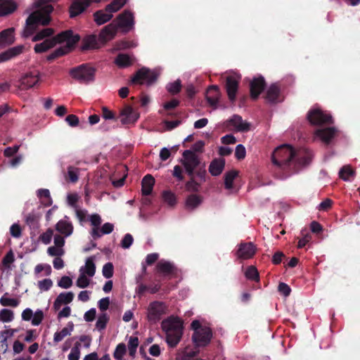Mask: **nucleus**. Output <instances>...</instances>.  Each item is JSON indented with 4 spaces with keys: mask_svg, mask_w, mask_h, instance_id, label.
Listing matches in <instances>:
<instances>
[{
    "mask_svg": "<svg viewBox=\"0 0 360 360\" xmlns=\"http://www.w3.org/2000/svg\"><path fill=\"white\" fill-rule=\"evenodd\" d=\"M184 160L182 164L184 166L186 173L188 176H194V170L200 165L198 157L191 150H186L183 153Z\"/></svg>",
    "mask_w": 360,
    "mask_h": 360,
    "instance_id": "12",
    "label": "nucleus"
},
{
    "mask_svg": "<svg viewBox=\"0 0 360 360\" xmlns=\"http://www.w3.org/2000/svg\"><path fill=\"white\" fill-rule=\"evenodd\" d=\"M41 214L35 212H31L25 217L26 224L32 230V233L37 231L39 229V220Z\"/></svg>",
    "mask_w": 360,
    "mask_h": 360,
    "instance_id": "28",
    "label": "nucleus"
},
{
    "mask_svg": "<svg viewBox=\"0 0 360 360\" xmlns=\"http://www.w3.org/2000/svg\"><path fill=\"white\" fill-rule=\"evenodd\" d=\"M157 272L164 276L173 274L176 270L173 264L169 262L161 260L156 265Z\"/></svg>",
    "mask_w": 360,
    "mask_h": 360,
    "instance_id": "25",
    "label": "nucleus"
},
{
    "mask_svg": "<svg viewBox=\"0 0 360 360\" xmlns=\"http://www.w3.org/2000/svg\"><path fill=\"white\" fill-rule=\"evenodd\" d=\"M337 132L335 127H328L325 129H316L315 131L316 136L320 138L323 142L328 144L334 138Z\"/></svg>",
    "mask_w": 360,
    "mask_h": 360,
    "instance_id": "23",
    "label": "nucleus"
},
{
    "mask_svg": "<svg viewBox=\"0 0 360 360\" xmlns=\"http://www.w3.org/2000/svg\"><path fill=\"white\" fill-rule=\"evenodd\" d=\"M14 318L13 312L11 309H3L0 311V320L3 322H11Z\"/></svg>",
    "mask_w": 360,
    "mask_h": 360,
    "instance_id": "52",
    "label": "nucleus"
},
{
    "mask_svg": "<svg viewBox=\"0 0 360 360\" xmlns=\"http://www.w3.org/2000/svg\"><path fill=\"white\" fill-rule=\"evenodd\" d=\"M281 89L278 84H272L268 88L265 95V99L272 103L279 101Z\"/></svg>",
    "mask_w": 360,
    "mask_h": 360,
    "instance_id": "27",
    "label": "nucleus"
},
{
    "mask_svg": "<svg viewBox=\"0 0 360 360\" xmlns=\"http://www.w3.org/2000/svg\"><path fill=\"white\" fill-rule=\"evenodd\" d=\"M34 6L38 9L30 14L26 19L22 32V37L25 38L31 37L37 30L39 25H47L51 21L50 14L53 10L52 5L43 0H36Z\"/></svg>",
    "mask_w": 360,
    "mask_h": 360,
    "instance_id": "2",
    "label": "nucleus"
},
{
    "mask_svg": "<svg viewBox=\"0 0 360 360\" xmlns=\"http://www.w3.org/2000/svg\"><path fill=\"white\" fill-rule=\"evenodd\" d=\"M74 329V323L72 321L68 322L67 327L63 328L60 331L56 332L54 334L53 341L55 342H59L63 340V338L69 335Z\"/></svg>",
    "mask_w": 360,
    "mask_h": 360,
    "instance_id": "36",
    "label": "nucleus"
},
{
    "mask_svg": "<svg viewBox=\"0 0 360 360\" xmlns=\"http://www.w3.org/2000/svg\"><path fill=\"white\" fill-rule=\"evenodd\" d=\"M83 270L82 267L80 269V272ZM89 279L86 277V275L84 273H80L77 280V285L80 288H85L89 285Z\"/></svg>",
    "mask_w": 360,
    "mask_h": 360,
    "instance_id": "53",
    "label": "nucleus"
},
{
    "mask_svg": "<svg viewBox=\"0 0 360 360\" xmlns=\"http://www.w3.org/2000/svg\"><path fill=\"white\" fill-rule=\"evenodd\" d=\"M158 79V75L147 68H141L138 70L131 79L133 84H143L150 86Z\"/></svg>",
    "mask_w": 360,
    "mask_h": 360,
    "instance_id": "8",
    "label": "nucleus"
},
{
    "mask_svg": "<svg viewBox=\"0 0 360 360\" xmlns=\"http://www.w3.org/2000/svg\"><path fill=\"white\" fill-rule=\"evenodd\" d=\"M181 82L180 79H177L174 82L169 83L167 86V89L169 93L172 95L179 94L181 90Z\"/></svg>",
    "mask_w": 360,
    "mask_h": 360,
    "instance_id": "46",
    "label": "nucleus"
},
{
    "mask_svg": "<svg viewBox=\"0 0 360 360\" xmlns=\"http://www.w3.org/2000/svg\"><path fill=\"white\" fill-rule=\"evenodd\" d=\"M94 259L93 257L87 258L85 262V270L84 271H82V273H84L85 275L89 277H93L96 273V265Z\"/></svg>",
    "mask_w": 360,
    "mask_h": 360,
    "instance_id": "42",
    "label": "nucleus"
},
{
    "mask_svg": "<svg viewBox=\"0 0 360 360\" xmlns=\"http://www.w3.org/2000/svg\"><path fill=\"white\" fill-rule=\"evenodd\" d=\"M256 248L252 243H241L238 245L236 255L238 259H248L254 256Z\"/></svg>",
    "mask_w": 360,
    "mask_h": 360,
    "instance_id": "19",
    "label": "nucleus"
},
{
    "mask_svg": "<svg viewBox=\"0 0 360 360\" xmlns=\"http://www.w3.org/2000/svg\"><path fill=\"white\" fill-rule=\"evenodd\" d=\"M161 327L166 333V342L169 347H175L183 335V323L178 317H169L162 321Z\"/></svg>",
    "mask_w": 360,
    "mask_h": 360,
    "instance_id": "3",
    "label": "nucleus"
},
{
    "mask_svg": "<svg viewBox=\"0 0 360 360\" xmlns=\"http://www.w3.org/2000/svg\"><path fill=\"white\" fill-rule=\"evenodd\" d=\"M53 235V231L51 229H48L46 232L43 233L39 236V240L44 244H49L51 241Z\"/></svg>",
    "mask_w": 360,
    "mask_h": 360,
    "instance_id": "58",
    "label": "nucleus"
},
{
    "mask_svg": "<svg viewBox=\"0 0 360 360\" xmlns=\"http://www.w3.org/2000/svg\"><path fill=\"white\" fill-rule=\"evenodd\" d=\"M355 172L349 165L343 166L340 172L339 176L344 181H348L351 176L354 175Z\"/></svg>",
    "mask_w": 360,
    "mask_h": 360,
    "instance_id": "43",
    "label": "nucleus"
},
{
    "mask_svg": "<svg viewBox=\"0 0 360 360\" xmlns=\"http://www.w3.org/2000/svg\"><path fill=\"white\" fill-rule=\"evenodd\" d=\"M68 176L72 182H77L78 181V169L69 166L68 167Z\"/></svg>",
    "mask_w": 360,
    "mask_h": 360,
    "instance_id": "62",
    "label": "nucleus"
},
{
    "mask_svg": "<svg viewBox=\"0 0 360 360\" xmlns=\"http://www.w3.org/2000/svg\"><path fill=\"white\" fill-rule=\"evenodd\" d=\"M81 344L77 342L74 347L72 348L70 353L68 356V360H79L80 357V349L79 347Z\"/></svg>",
    "mask_w": 360,
    "mask_h": 360,
    "instance_id": "51",
    "label": "nucleus"
},
{
    "mask_svg": "<svg viewBox=\"0 0 360 360\" xmlns=\"http://www.w3.org/2000/svg\"><path fill=\"white\" fill-rule=\"evenodd\" d=\"M58 285L62 288L68 289L72 285V281L70 277L63 276L58 282Z\"/></svg>",
    "mask_w": 360,
    "mask_h": 360,
    "instance_id": "60",
    "label": "nucleus"
},
{
    "mask_svg": "<svg viewBox=\"0 0 360 360\" xmlns=\"http://www.w3.org/2000/svg\"><path fill=\"white\" fill-rule=\"evenodd\" d=\"M202 201L200 195L195 194L189 195L186 200V207L189 210H194L199 206Z\"/></svg>",
    "mask_w": 360,
    "mask_h": 360,
    "instance_id": "38",
    "label": "nucleus"
},
{
    "mask_svg": "<svg viewBox=\"0 0 360 360\" xmlns=\"http://www.w3.org/2000/svg\"><path fill=\"white\" fill-rule=\"evenodd\" d=\"M53 285V281L50 278H45L38 282V287L42 291L49 290Z\"/></svg>",
    "mask_w": 360,
    "mask_h": 360,
    "instance_id": "61",
    "label": "nucleus"
},
{
    "mask_svg": "<svg viewBox=\"0 0 360 360\" xmlns=\"http://www.w3.org/2000/svg\"><path fill=\"white\" fill-rule=\"evenodd\" d=\"M133 242V236L130 233H127L121 241V246L124 249H128L132 245Z\"/></svg>",
    "mask_w": 360,
    "mask_h": 360,
    "instance_id": "63",
    "label": "nucleus"
},
{
    "mask_svg": "<svg viewBox=\"0 0 360 360\" xmlns=\"http://www.w3.org/2000/svg\"><path fill=\"white\" fill-rule=\"evenodd\" d=\"M0 303L2 306L4 307L10 306L13 307H16L19 304V301L14 298L2 297L0 299Z\"/></svg>",
    "mask_w": 360,
    "mask_h": 360,
    "instance_id": "56",
    "label": "nucleus"
},
{
    "mask_svg": "<svg viewBox=\"0 0 360 360\" xmlns=\"http://www.w3.org/2000/svg\"><path fill=\"white\" fill-rule=\"evenodd\" d=\"M37 195L39 198H46L47 199V202H44V206L48 207L52 205V199L50 195V192L48 189L41 188L37 191Z\"/></svg>",
    "mask_w": 360,
    "mask_h": 360,
    "instance_id": "47",
    "label": "nucleus"
},
{
    "mask_svg": "<svg viewBox=\"0 0 360 360\" xmlns=\"http://www.w3.org/2000/svg\"><path fill=\"white\" fill-rule=\"evenodd\" d=\"M266 87V82L262 76L255 77L250 84V97L253 101L257 100Z\"/></svg>",
    "mask_w": 360,
    "mask_h": 360,
    "instance_id": "17",
    "label": "nucleus"
},
{
    "mask_svg": "<svg viewBox=\"0 0 360 360\" xmlns=\"http://www.w3.org/2000/svg\"><path fill=\"white\" fill-rule=\"evenodd\" d=\"M238 175V172L235 169L227 172L224 174V186L225 188L229 190L233 188V183L234 179Z\"/></svg>",
    "mask_w": 360,
    "mask_h": 360,
    "instance_id": "39",
    "label": "nucleus"
},
{
    "mask_svg": "<svg viewBox=\"0 0 360 360\" xmlns=\"http://www.w3.org/2000/svg\"><path fill=\"white\" fill-rule=\"evenodd\" d=\"M240 76L236 73L229 75L226 77L224 88L226 89L229 100L234 103L236 100V95L239 88Z\"/></svg>",
    "mask_w": 360,
    "mask_h": 360,
    "instance_id": "11",
    "label": "nucleus"
},
{
    "mask_svg": "<svg viewBox=\"0 0 360 360\" xmlns=\"http://www.w3.org/2000/svg\"><path fill=\"white\" fill-rule=\"evenodd\" d=\"M245 275L246 278L251 281H259V276L257 268L254 266H250L248 267Z\"/></svg>",
    "mask_w": 360,
    "mask_h": 360,
    "instance_id": "45",
    "label": "nucleus"
},
{
    "mask_svg": "<svg viewBox=\"0 0 360 360\" xmlns=\"http://www.w3.org/2000/svg\"><path fill=\"white\" fill-rule=\"evenodd\" d=\"M115 64L122 68L129 67L132 65L131 58L126 53H119L115 60Z\"/></svg>",
    "mask_w": 360,
    "mask_h": 360,
    "instance_id": "37",
    "label": "nucleus"
},
{
    "mask_svg": "<svg viewBox=\"0 0 360 360\" xmlns=\"http://www.w3.org/2000/svg\"><path fill=\"white\" fill-rule=\"evenodd\" d=\"M117 28H122L124 32L131 30L134 25V15L130 11L125 10L117 17Z\"/></svg>",
    "mask_w": 360,
    "mask_h": 360,
    "instance_id": "15",
    "label": "nucleus"
},
{
    "mask_svg": "<svg viewBox=\"0 0 360 360\" xmlns=\"http://www.w3.org/2000/svg\"><path fill=\"white\" fill-rule=\"evenodd\" d=\"M44 319V312L38 309L33 314V319H32V324L33 326H39Z\"/></svg>",
    "mask_w": 360,
    "mask_h": 360,
    "instance_id": "64",
    "label": "nucleus"
},
{
    "mask_svg": "<svg viewBox=\"0 0 360 360\" xmlns=\"http://www.w3.org/2000/svg\"><path fill=\"white\" fill-rule=\"evenodd\" d=\"M101 0H74L70 6V16L73 18L83 13L91 4Z\"/></svg>",
    "mask_w": 360,
    "mask_h": 360,
    "instance_id": "16",
    "label": "nucleus"
},
{
    "mask_svg": "<svg viewBox=\"0 0 360 360\" xmlns=\"http://www.w3.org/2000/svg\"><path fill=\"white\" fill-rule=\"evenodd\" d=\"M54 34V30L51 27H47L38 32L32 39V41H38L46 39V37H51Z\"/></svg>",
    "mask_w": 360,
    "mask_h": 360,
    "instance_id": "41",
    "label": "nucleus"
},
{
    "mask_svg": "<svg viewBox=\"0 0 360 360\" xmlns=\"http://www.w3.org/2000/svg\"><path fill=\"white\" fill-rule=\"evenodd\" d=\"M312 157V152L306 148L295 150L287 144L276 148L271 155V161L275 166V176L279 179L288 178L309 165Z\"/></svg>",
    "mask_w": 360,
    "mask_h": 360,
    "instance_id": "1",
    "label": "nucleus"
},
{
    "mask_svg": "<svg viewBox=\"0 0 360 360\" xmlns=\"http://www.w3.org/2000/svg\"><path fill=\"white\" fill-rule=\"evenodd\" d=\"M212 338V330L210 327L204 326L199 332L193 333L192 340L196 347H205L210 344Z\"/></svg>",
    "mask_w": 360,
    "mask_h": 360,
    "instance_id": "13",
    "label": "nucleus"
},
{
    "mask_svg": "<svg viewBox=\"0 0 360 360\" xmlns=\"http://www.w3.org/2000/svg\"><path fill=\"white\" fill-rule=\"evenodd\" d=\"M112 13H108L105 10H98L94 13V21L98 25H101L110 21L112 18Z\"/></svg>",
    "mask_w": 360,
    "mask_h": 360,
    "instance_id": "34",
    "label": "nucleus"
},
{
    "mask_svg": "<svg viewBox=\"0 0 360 360\" xmlns=\"http://www.w3.org/2000/svg\"><path fill=\"white\" fill-rule=\"evenodd\" d=\"M39 80V73L38 71H31L25 73L18 81L17 86L20 90H27L34 86Z\"/></svg>",
    "mask_w": 360,
    "mask_h": 360,
    "instance_id": "14",
    "label": "nucleus"
},
{
    "mask_svg": "<svg viewBox=\"0 0 360 360\" xmlns=\"http://www.w3.org/2000/svg\"><path fill=\"white\" fill-rule=\"evenodd\" d=\"M47 253L52 257H61L65 254V250L63 248L56 247V246H51L47 250Z\"/></svg>",
    "mask_w": 360,
    "mask_h": 360,
    "instance_id": "59",
    "label": "nucleus"
},
{
    "mask_svg": "<svg viewBox=\"0 0 360 360\" xmlns=\"http://www.w3.org/2000/svg\"><path fill=\"white\" fill-rule=\"evenodd\" d=\"M219 89L217 86H210L207 91L205 98L207 103L210 106L214 107V108H217V105L219 101Z\"/></svg>",
    "mask_w": 360,
    "mask_h": 360,
    "instance_id": "26",
    "label": "nucleus"
},
{
    "mask_svg": "<svg viewBox=\"0 0 360 360\" xmlns=\"http://www.w3.org/2000/svg\"><path fill=\"white\" fill-rule=\"evenodd\" d=\"M121 122L123 124H134L139 118V113L129 105H125L120 111Z\"/></svg>",
    "mask_w": 360,
    "mask_h": 360,
    "instance_id": "18",
    "label": "nucleus"
},
{
    "mask_svg": "<svg viewBox=\"0 0 360 360\" xmlns=\"http://www.w3.org/2000/svg\"><path fill=\"white\" fill-rule=\"evenodd\" d=\"M24 49L23 45H18L0 53V63L8 61L17 57L23 52Z\"/></svg>",
    "mask_w": 360,
    "mask_h": 360,
    "instance_id": "21",
    "label": "nucleus"
},
{
    "mask_svg": "<svg viewBox=\"0 0 360 360\" xmlns=\"http://www.w3.org/2000/svg\"><path fill=\"white\" fill-rule=\"evenodd\" d=\"M17 8V4L11 0H0V17L13 13Z\"/></svg>",
    "mask_w": 360,
    "mask_h": 360,
    "instance_id": "29",
    "label": "nucleus"
},
{
    "mask_svg": "<svg viewBox=\"0 0 360 360\" xmlns=\"http://www.w3.org/2000/svg\"><path fill=\"white\" fill-rule=\"evenodd\" d=\"M103 275L106 278H110L112 277L114 273V266L111 262H108L104 264L103 267Z\"/></svg>",
    "mask_w": 360,
    "mask_h": 360,
    "instance_id": "57",
    "label": "nucleus"
},
{
    "mask_svg": "<svg viewBox=\"0 0 360 360\" xmlns=\"http://www.w3.org/2000/svg\"><path fill=\"white\" fill-rule=\"evenodd\" d=\"M56 230L65 237H68L72 233L73 226L71 222L61 219L56 224Z\"/></svg>",
    "mask_w": 360,
    "mask_h": 360,
    "instance_id": "32",
    "label": "nucleus"
},
{
    "mask_svg": "<svg viewBox=\"0 0 360 360\" xmlns=\"http://www.w3.org/2000/svg\"><path fill=\"white\" fill-rule=\"evenodd\" d=\"M96 69L89 64H82L70 70L71 77L80 83L87 84L95 79Z\"/></svg>",
    "mask_w": 360,
    "mask_h": 360,
    "instance_id": "6",
    "label": "nucleus"
},
{
    "mask_svg": "<svg viewBox=\"0 0 360 360\" xmlns=\"http://www.w3.org/2000/svg\"><path fill=\"white\" fill-rule=\"evenodd\" d=\"M167 305L163 302L153 301L150 302L148 307V321L151 324L157 323L167 313Z\"/></svg>",
    "mask_w": 360,
    "mask_h": 360,
    "instance_id": "7",
    "label": "nucleus"
},
{
    "mask_svg": "<svg viewBox=\"0 0 360 360\" xmlns=\"http://www.w3.org/2000/svg\"><path fill=\"white\" fill-rule=\"evenodd\" d=\"M70 33V32H61L52 38L44 39L43 42L37 44L34 46V52L37 53H44L57 44L63 43V41L69 36Z\"/></svg>",
    "mask_w": 360,
    "mask_h": 360,
    "instance_id": "9",
    "label": "nucleus"
},
{
    "mask_svg": "<svg viewBox=\"0 0 360 360\" xmlns=\"http://www.w3.org/2000/svg\"><path fill=\"white\" fill-rule=\"evenodd\" d=\"M194 175H195L201 182L205 181V164H201L197 169L194 170Z\"/></svg>",
    "mask_w": 360,
    "mask_h": 360,
    "instance_id": "55",
    "label": "nucleus"
},
{
    "mask_svg": "<svg viewBox=\"0 0 360 360\" xmlns=\"http://www.w3.org/2000/svg\"><path fill=\"white\" fill-rule=\"evenodd\" d=\"M65 32H70L69 36L63 41V42L66 43V45L56 49L50 53L46 58L47 60L52 61L68 53L75 48V45L80 40V36L77 34H74L72 30H67Z\"/></svg>",
    "mask_w": 360,
    "mask_h": 360,
    "instance_id": "4",
    "label": "nucleus"
},
{
    "mask_svg": "<svg viewBox=\"0 0 360 360\" xmlns=\"http://www.w3.org/2000/svg\"><path fill=\"white\" fill-rule=\"evenodd\" d=\"M109 319L110 318L107 314L103 313L100 314L96 323V328L100 331L104 330L106 328Z\"/></svg>",
    "mask_w": 360,
    "mask_h": 360,
    "instance_id": "44",
    "label": "nucleus"
},
{
    "mask_svg": "<svg viewBox=\"0 0 360 360\" xmlns=\"http://www.w3.org/2000/svg\"><path fill=\"white\" fill-rule=\"evenodd\" d=\"M224 166V159H214L211 162L210 165L209 172L212 176H219L222 172Z\"/></svg>",
    "mask_w": 360,
    "mask_h": 360,
    "instance_id": "33",
    "label": "nucleus"
},
{
    "mask_svg": "<svg viewBox=\"0 0 360 360\" xmlns=\"http://www.w3.org/2000/svg\"><path fill=\"white\" fill-rule=\"evenodd\" d=\"M65 32H70L69 36L63 41V42L66 43V45L56 49L50 53L46 58L47 60L52 61L68 53L75 48V45L80 40V36L77 34H74L72 30H67Z\"/></svg>",
    "mask_w": 360,
    "mask_h": 360,
    "instance_id": "5",
    "label": "nucleus"
},
{
    "mask_svg": "<svg viewBox=\"0 0 360 360\" xmlns=\"http://www.w3.org/2000/svg\"><path fill=\"white\" fill-rule=\"evenodd\" d=\"M191 179L186 182V188L188 191L197 192L199 190L200 186V184L198 183L195 179L194 176H189Z\"/></svg>",
    "mask_w": 360,
    "mask_h": 360,
    "instance_id": "54",
    "label": "nucleus"
},
{
    "mask_svg": "<svg viewBox=\"0 0 360 360\" xmlns=\"http://www.w3.org/2000/svg\"><path fill=\"white\" fill-rule=\"evenodd\" d=\"M126 3L127 0H113L105 6V11L108 13H115L120 11Z\"/></svg>",
    "mask_w": 360,
    "mask_h": 360,
    "instance_id": "40",
    "label": "nucleus"
},
{
    "mask_svg": "<svg viewBox=\"0 0 360 360\" xmlns=\"http://www.w3.org/2000/svg\"><path fill=\"white\" fill-rule=\"evenodd\" d=\"M307 120L313 125L330 124L333 123L331 115L319 108L310 110L307 113Z\"/></svg>",
    "mask_w": 360,
    "mask_h": 360,
    "instance_id": "10",
    "label": "nucleus"
},
{
    "mask_svg": "<svg viewBox=\"0 0 360 360\" xmlns=\"http://www.w3.org/2000/svg\"><path fill=\"white\" fill-rule=\"evenodd\" d=\"M74 293L72 292L60 293L53 302V309L55 311L59 310L63 304H68L72 302L74 299Z\"/></svg>",
    "mask_w": 360,
    "mask_h": 360,
    "instance_id": "24",
    "label": "nucleus"
},
{
    "mask_svg": "<svg viewBox=\"0 0 360 360\" xmlns=\"http://www.w3.org/2000/svg\"><path fill=\"white\" fill-rule=\"evenodd\" d=\"M231 125L235 127L238 131H248L250 129V124L244 122L242 117L238 115H234L229 120Z\"/></svg>",
    "mask_w": 360,
    "mask_h": 360,
    "instance_id": "30",
    "label": "nucleus"
},
{
    "mask_svg": "<svg viewBox=\"0 0 360 360\" xmlns=\"http://www.w3.org/2000/svg\"><path fill=\"white\" fill-rule=\"evenodd\" d=\"M155 179L151 174L146 175L141 181V192L143 195H149L153 188Z\"/></svg>",
    "mask_w": 360,
    "mask_h": 360,
    "instance_id": "31",
    "label": "nucleus"
},
{
    "mask_svg": "<svg viewBox=\"0 0 360 360\" xmlns=\"http://www.w3.org/2000/svg\"><path fill=\"white\" fill-rule=\"evenodd\" d=\"M117 26L115 25V21L105 26L99 33L98 40L105 43L113 39L117 33Z\"/></svg>",
    "mask_w": 360,
    "mask_h": 360,
    "instance_id": "20",
    "label": "nucleus"
},
{
    "mask_svg": "<svg viewBox=\"0 0 360 360\" xmlns=\"http://www.w3.org/2000/svg\"><path fill=\"white\" fill-rule=\"evenodd\" d=\"M127 352L126 345L124 343H120L117 345L113 354V356L116 360H122L123 356Z\"/></svg>",
    "mask_w": 360,
    "mask_h": 360,
    "instance_id": "49",
    "label": "nucleus"
},
{
    "mask_svg": "<svg viewBox=\"0 0 360 360\" xmlns=\"http://www.w3.org/2000/svg\"><path fill=\"white\" fill-rule=\"evenodd\" d=\"M97 37L96 35H89L83 39L81 46L82 51L98 49Z\"/></svg>",
    "mask_w": 360,
    "mask_h": 360,
    "instance_id": "35",
    "label": "nucleus"
},
{
    "mask_svg": "<svg viewBox=\"0 0 360 360\" xmlns=\"http://www.w3.org/2000/svg\"><path fill=\"white\" fill-rule=\"evenodd\" d=\"M139 346V339L137 337L131 336L129 340L128 347L129 354L134 356L136 352V349Z\"/></svg>",
    "mask_w": 360,
    "mask_h": 360,
    "instance_id": "48",
    "label": "nucleus"
},
{
    "mask_svg": "<svg viewBox=\"0 0 360 360\" xmlns=\"http://www.w3.org/2000/svg\"><path fill=\"white\" fill-rule=\"evenodd\" d=\"M163 200L169 206H174L176 202L175 195L170 191H165L162 193Z\"/></svg>",
    "mask_w": 360,
    "mask_h": 360,
    "instance_id": "50",
    "label": "nucleus"
},
{
    "mask_svg": "<svg viewBox=\"0 0 360 360\" xmlns=\"http://www.w3.org/2000/svg\"><path fill=\"white\" fill-rule=\"evenodd\" d=\"M14 31L13 27H10L0 32V48H4L14 43Z\"/></svg>",
    "mask_w": 360,
    "mask_h": 360,
    "instance_id": "22",
    "label": "nucleus"
}]
</instances>
